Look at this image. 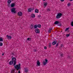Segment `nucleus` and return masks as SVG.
<instances>
[{"label":"nucleus","mask_w":73,"mask_h":73,"mask_svg":"<svg viewBox=\"0 0 73 73\" xmlns=\"http://www.w3.org/2000/svg\"><path fill=\"white\" fill-rule=\"evenodd\" d=\"M21 65V64H19V65L17 64L16 66H15L14 68L16 69H17V70L21 69V68H20Z\"/></svg>","instance_id":"nucleus-1"},{"label":"nucleus","mask_w":73,"mask_h":73,"mask_svg":"<svg viewBox=\"0 0 73 73\" xmlns=\"http://www.w3.org/2000/svg\"><path fill=\"white\" fill-rule=\"evenodd\" d=\"M16 59L15 57L13 58L12 59V61L14 62L13 66H15V65H16Z\"/></svg>","instance_id":"nucleus-2"},{"label":"nucleus","mask_w":73,"mask_h":73,"mask_svg":"<svg viewBox=\"0 0 73 73\" xmlns=\"http://www.w3.org/2000/svg\"><path fill=\"white\" fill-rule=\"evenodd\" d=\"M62 14L61 13H58L57 15H56V19H60L61 17V16H62Z\"/></svg>","instance_id":"nucleus-3"},{"label":"nucleus","mask_w":73,"mask_h":73,"mask_svg":"<svg viewBox=\"0 0 73 73\" xmlns=\"http://www.w3.org/2000/svg\"><path fill=\"white\" fill-rule=\"evenodd\" d=\"M16 10V8H13L11 9V12L12 13H16V11H15Z\"/></svg>","instance_id":"nucleus-4"},{"label":"nucleus","mask_w":73,"mask_h":73,"mask_svg":"<svg viewBox=\"0 0 73 73\" xmlns=\"http://www.w3.org/2000/svg\"><path fill=\"white\" fill-rule=\"evenodd\" d=\"M34 9V7H33V9H32L31 8H29V9H28V12H31L32 11H33Z\"/></svg>","instance_id":"nucleus-5"},{"label":"nucleus","mask_w":73,"mask_h":73,"mask_svg":"<svg viewBox=\"0 0 73 73\" xmlns=\"http://www.w3.org/2000/svg\"><path fill=\"white\" fill-rule=\"evenodd\" d=\"M35 32L36 33H39L40 32V30L38 29H36L35 30Z\"/></svg>","instance_id":"nucleus-6"},{"label":"nucleus","mask_w":73,"mask_h":73,"mask_svg":"<svg viewBox=\"0 0 73 73\" xmlns=\"http://www.w3.org/2000/svg\"><path fill=\"white\" fill-rule=\"evenodd\" d=\"M6 37H7V39L8 40H11L12 38V36H9L8 35H7Z\"/></svg>","instance_id":"nucleus-7"},{"label":"nucleus","mask_w":73,"mask_h":73,"mask_svg":"<svg viewBox=\"0 0 73 73\" xmlns=\"http://www.w3.org/2000/svg\"><path fill=\"white\" fill-rule=\"evenodd\" d=\"M18 15L20 16H21L23 15V13L21 12H19L18 13Z\"/></svg>","instance_id":"nucleus-8"},{"label":"nucleus","mask_w":73,"mask_h":73,"mask_svg":"<svg viewBox=\"0 0 73 73\" xmlns=\"http://www.w3.org/2000/svg\"><path fill=\"white\" fill-rule=\"evenodd\" d=\"M36 64L38 66H40V61H39V60H37V61L36 62Z\"/></svg>","instance_id":"nucleus-9"},{"label":"nucleus","mask_w":73,"mask_h":73,"mask_svg":"<svg viewBox=\"0 0 73 73\" xmlns=\"http://www.w3.org/2000/svg\"><path fill=\"white\" fill-rule=\"evenodd\" d=\"M15 3H13L11 5V8H13V7H15Z\"/></svg>","instance_id":"nucleus-10"},{"label":"nucleus","mask_w":73,"mask_h":73,"mask_svg":"<svg viewBox=\"0 0 73 73\" xmlns=\"http://www.w3.org/2000/svg\"><path fill=\"white\" fill-rule=\"evenodd\" d=\"M52 28L49 29L48 31V33H50V32H51V31H52Z\"/></svg>","instance_id":"nucleus-11"},{"label":"nucleus","mask_w":73,"mask_h":73,"mask_svg":"<svg viewBox=\"0 0 73 73\" xmlns=\"http://www.w3.org/2000/svg\"><path fill=\"white\" fill-rule=\"evenodd\" d=\"M13 62L12 60L9 62V65H12V64H13Z\"/></svg>","instance_id":"nucleus-12"},{"label":"nucleus","mask_w":73,"mask_h":73,"mask_svg":"<svg viewBox=\"0 0 73 73\" xmlns=\"http://www.w3.org/2000/svg\"><path fill=\"white\" fill-rule=\"evenodd\" d=\"M25 73H28V69L25 68Z\"/></svg>","instance_id":"nucleus-13"},{"label":"nucleus","mask_w":73,"mask_h":73,"mask_svg":"<svg viewBox=\"0 0 73 73\" xmlns=\"http://www.w3.org/2000/svg\"><path fill=\"white\" fill-rule=\"evenodd\" d=\"M54 24L55 25L58 24H59V21H56L55 22Z\"/></svg>","instance_id":"nucleus-14"},{"label":"nucleus","mask_w":73,"mask_h":73,"mask_svg":"<svg viewBox=\"0 0 73 73\" xmlns=\"http://www.w3.org/2000/svg\"><path fill=\"white\" fill-rule=\"evenodd\" d=\"M31 17H32V18H34L35 17V15L34 14H32L31 15Z\"/></svg>","instance_id":"nucleus-15"},{"label":"nucleus","mask_w":73,"mask_h":73,"mask_svg":"<svg viewBox=\"0 0 73 73\" xmlns=\"http://www.w3.org/2000/svg\"><path fill=\"white\" fill-rule=\"evenodd\" d=\"M35 13H38V9H36L35 10Z\"/></svg>","instance_id":"nucleus-16"},{"label":"nucleus","mask_w":73,"mask_h":73,"mask_svg":"<svg viewBox=\"0 0 73 73\" xmlns=\"http://www.w3.org/2000/svg\"><path fill=\"white\" fill-rule=\"evenodd\" d=\"M52 45H55V44H56V42L55 41H54L52 42Z\"/></svg>","instance_id":"nucleus-17"},{"label":"nucleus","mask_w":73,"mask_h":73,"mask_svg":"<svg viewBox=\"0 0 73 73\" xmlns=\"http://www.w3.org/2000/svg\"><path fill=\"white\" fill-rule=\"evenodd\" d=\"M30 28L31 29H33V25H31Z\"/></svg>","instance_id":"nucleus-18"},{"label":"nucleus","mask_w":73,"mask_h":73,"mask_svg":"<svg viewBox=\"0 0 73 73\" xmlns=\"http://www.w3.org/2000/svg\"><path fill=\"white\" fill-rule=\"evenodd\" d=\"M48 5V3H44V7H46V5Z\"/></svg>","instance_id":"nucleus-19"},{"label":"nucleus","mask_w":73,"mask_h":73,"mask_svg":"<svg viewBox=\"0 0 73 73\" xmlns=\"http://www.w3.org/2000/svg\"><path fill=\"white\" fill-rule=\"evenodd\" d=\"M47 63V62H45V61H44L43 62V65H46V64Z\"/></svg>","instance_id":"nucleus-20"},{"label":"nucleus","mask_w":73,"mask_h":73,"mask_svg":"<svg viewBox=\"0 0 73 73\" xmlns=\"http://www.w3.org/2000/svg\"><path fill=\"white\" fill-rule=\"evenodd\" d=\"M7 2L9 4H10L11 3V0H8Z\"/></svg>","instance_id":"nucleus-21"},{"label":"nucleus","mask_w":73,"mask_h":73,"mask_svg":"<svg viewBox=\"0 0 73 73\" xmlns=\"http://www.w3.org/2000/svg\"><path fill=\"white\" fill-rule=\"evenodd\" d=\"M57 25H58V26H61L62 25L61 24V23H60V22H59V23Z\"/></svg>","instance_id":"nucleus-22"},{"label":"nucleus","mask_w":73,"mask_h":73,"mask_svg":"<svg viewBox=\"0 0 73 73\" xmlns=\"http://www.w3.org/2000/svg\"><path fill=\"white\" fill-rule=\"evenodd\" d=\"M34 28L36 29L37 28V26L36 25H35L34 26Z\"/></svg>","instance_id":"nucleus-23"},{"label":"nucleus","mask_w":73,"mask_h":73,"mask_svg":"<svg viewBox=\"0 0 73 73\" xmlns=\"http://www.w3.org/2000/svg\"><path fill=\"white\" fill-rule=\"evenodd\" d=\"M70 5H71L70 3H69L67 4L68 7H70Z\"/></svg>","instance_id":"nucleus-24"},{"label":"nucleus","mask_w":73,"mask_h":73,"mask_svg":"<svg viewBox=\"0 0 73 73\" xmlns=\"http://www.w3.org/2000/svg\"><path fill=\"white\" fill-rule=\"evenodd\" d=\"M37 27H38V28H41V26L40 25H38Z\"/></svg>","instance_id":"nucleus-25"},{"label":"nucleus","mask_w":73,"mask_h":73,"mask_svg":"<svg viewBox=\"0 0 73 73\" xmlns=\"http://www.w3.org/2000/svg\"><path fill=\"white\" fill-rule=\"evenodd\" d=\"M69 29V28H66V30H65V31L66 32V31H67V30H68Z\"/></svg>","instance_id":"nucleus-26"},{"label":"nucleus","mask_w":73,"mask_h":73,"mask_svg":"<svg viewBox=\"0 0 73 73\" xmlns=\"http://www.w3.org/2000/svg\"><path fill=\"white\" fill-rule=\"evenodd\" d=\"M27 40H29V41H31V38H28Z\"/></svg>","instance_id":"nucleus-27"},{"label":"nucleus","mask_w":73,"mask_h":73,"mask_svg":"<svg viewBox=\"0 0 73 73\" xmlns=\"http://www.w3.org/2000/svg\"><path fill=\"white\" fill-rule=\"evenodd\" d=\"M0 41H3V38H0Z\"/></svg>","instance_id":"nucleus-28"},{"label":"nucleus","mask_w":73,"mask_h":73,"mask_svg":"<svg viewBox=\"0 0 73 73\" xmlns=\"http://www.w3.org/2000/svg\"><path fill=\"white\" fill-rule=\"evenodd\" d=\"M71 25L72 27H73V22H71Z\"/></svg>","instance_id":"nucleus-29"},{"label":"nucleus","mask_w":73,"mask_h":73,"mask_svg":"<svg viewBox=\"0 0 73 73\" xmlns=\"http://www.w3.org/2000/svg\"><path fill=\"white\" fill-rule=\"evenodd\" d=\"M47 11H50V9H47Z\"/></svg>","instance_id":"nucleus-30"},{"label":"nucleus","mask_w":73,"mask_h":73,"mask_svg":"<svg viewBox=\"0 0 73 73\" xmlns=\"http://www.w3.org/2000/svg\"><path fill=\"white\" fill-rule=\"evenodd\" d=\"M58 46V44L57 43L56 44V47H57Z\"/></svg>","instance_id":"nucleus-31"},{"label":"nucleus","mask_w":73,"mask_h":73,"mask_svg":"<svg viewBox=\"0 0 73 73\" xmlns=\"http://www.w3.org/2000/svg\"><path fill=\"white\" fill-rule=\"evenodd\" d=\"M69 34H67L66 35V36L67 37H69Z\"/></svg>","instance_id":"nucleus-32"},{"label":"nucleus","mask_w":73,"mask_h":73,"mask_svg":"<svg viewBox=\"0 0 73 73\" xmlns=\"http://www.w3.org/2000/svg\"><path fill=\"white\" fill-rule=\"evenodd\" d=\"M3 45V43L1 42H0V46H2Z\"/></svg>","instance_id":"nucleus-33"},{"label":"nucleus","mask_w":73,"mask_h":73,"mask_svg":"<svg viewBox=\"0 0 73 73\" xmlns=\"http://www.w3.org/2000/svg\"><path fill=\"white\" fill-rule=\"evenodd\" d=\"M51 46V43H49V47H50Z\"/></svg>","instance_id":"nucleus-34"},{"label":"nucleus","mask_w":73,"mask_h":73,"mask_svg":"<svg viewBox=\"0 0 73 73\" xmlns=\"http://www.w3.org/2000/svg\"><path fill=\"white\" fill-rule=\"evenodd\" d=\"M45 62H48V60H47L46 59H45Z\"/></svg>","instance_id":"nucleus-35"},{"label":"nucleus","mask_w":73,"mask_h":73,"mask_svg":"<svg viewBox=\"0 0 73 73\" xmlns=\"http://www.w3.org/2000/svg\"><path fill=\"white\" fill-rule=\"evenodd\" d=\"M33 51H34V52H36V50L35 49H34Z\"/></svg>","instance_id":"nucleus-36"},{"label":"nucleus","mask_w":73,"mask_h":73,"mask_svg":"<svg viewBox=\"0 0 73 73\" xmlns=\"http://www.w3.org/2000/svg\"><path fill=\"white\" fill-rule=\"evenodd\" d=\"M60 56H61V57H63V56H64V54H60Z\"/></svg>","instance_id":"nucleus-37"},{"label":"nucleus","mask_w":73,"mask_h":73,"mask_svg":"<svg viewBox=\"0 0 73 73\" xmlns=\"http://www.w3.org/2000/svg\"><path fill=\"white\" fill-rule=\"evenodd\" d=\"M14 72V71L13 70H12L11 72V73H13Z\"/></svg>","instance_id":"nucleus-38"},{"label":"nucleus","mask_w":73,"mask_h":73,"mask_svg":"<svg viewBox=\"0 0 73 73\" xmlns=\"http://www.w3.org/2000/svg\"><path fill=\"white\" fill-rule=\"evenodd\" d=\"M44 49H46L47 48H46V47L45 46L44 47Z\"/></svg>","instance_id":"nucleus-39"},{"label":"nucleus","mask_w":73,"mask_h":73,"mask_svg":"<svg viewBox=\"0 0 73 73\" xmlns=\"http://www.w3.org/2000/svg\"><path fill=\"white\" fill-rule=\"evenodd\" d=\"M61 47H63V45L61 44Z\"/></svg>","instance_id":"nucleus-40"},{"label":"nucleus","mask_w":73,"mask_h":73,"mask_svg":"<svg viewBox=\"0 0 73 73\" xmlns=\"http://www.w3.org/2000/svg\"><path fill=\"white\" fill-rule=\"evenodd\" d=\"M18 73H20V70H19Z\"/></svg>","instance_id":"nucleus-41"},{"label":"nucleus","mask_w":73,"mask_h":73,"mask_svg":"<svg viewBox=\"0 0 73 73\" xmlns=\"http://www.w3.org/2000/svg\"><path fill=\"white\" fill-rule=\"evenodd\" d=\"M60 1H61L62 2V1H64V0H60Z\"/></svg>","instance_id":"nucleus-42"},{"label":"nucleus","mask_w":73,"mask_h":73,"mask_svg":"<svg viewBox=\"0 0 73 73\" xmlns=\"http://www.w3.org/2000/svg\"><path fill=\"white\" fill-rule=\"evenodd\" d=\"M41 17V16H40V15L38 16V17Z\"/></svg>","instance_id":"nucleus-43"},{"label":"nucleus","mask_w":73,"mask_h":73,"mask_svg":"<svg viewBox=\"0 0 73 73\" xmlns=\"http://www.w3.org/2000/svg\"><path fill=\"white\" fill-rule=\"evenodd\" d=\"M2 56H4V54L3 53L2 54Z\"/></svg>","instance_id":"nucleus-44"},{"label":"nucleus","mask_w":73,"mask_h":73,"mask_svg":"<svg viewBox=\"0 0 73 73\" xmlns=\"http://www.w3.org/2000/svg\"><path fill=\"white\" fill-rule=\"evenodd\" d=\"M70 0V1H72V0Z\"/></svg>","instance_id":"nucleus-45"},{"label":"nucleus","mask_w":73,"mask_h":73,"mask_svg":"<svg viewBox=\"0 0 73 73\" xmlns=\"http://www.w3.org/2000/svg\"><path fill=\"white\" fill-rule=\"evenodd\" d=\"M44 1H45L46 0H43Z\"/></svg>","instance_id":"nucleus-46"},{"label":"nucleus","mask_w":73,"mask_h":73,"mask_svg":"<svg viewBox=\"0 0 73 73\" xmlns=\"http://www.w3.org/2000/svg\"><path fill=\"white\" fill-rule=\"evenodd\" d=\"M37 0L38 1V0Z\"/></svg>","instance_id":"nucleus-47"}]
</instances>
